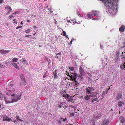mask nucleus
Masks as SVG:
<instances>
[{
    "label": "nucleus",
    "mask_w": 125,
    "mask_h": 125,
    "mask_svg": "<svg viewBox=\"0 0 125 125\" xmlns=\"http://www.w3.org/2000/svg\"><path fill=\"white\" fill-rule=\"evenodd\" d=\"M72 40L70 41V43H69V44L70 45L72 43V42H73V41H72Z\"/></svg>",
    "instance_id": "nucleus-47"
},
{
    "label": "nucleus",
    "mask_w": 125,
    "mask_h": 125,
    "mask_svg": "<svg viewBox=\"0 0 125 125\" xmlns=\"http://www.w3.org/2000/svg\"><path fill=\"white\" fill-rule=\"evenodd\" d=\"M20 77L21 78V80H22L23 79H25L24 77V76L23 74H20Z\"/></svg>",
    "instance_id": "nucleus-25"
},
{
    "label": "nucleus",
    "mask_w": 125,
    "mask_h": 125,
    "mask_svg": "<svg viewBox=\"0 0 125 125\" xmlns=\"http://www.w3.org/2000/svg\"><path fill=\"white\" fill-rule=\"evenodd\" d=\"M62 35L63 36H66V33L65 31H63V34Z\"/></svg>",
    "instance_id": "nucleus-35"
},
{
    "label": "nucleus",
    "mask_w": 125,
    "mask_h": 125,
    "mask_svg": "<svg viewBox=\"0 0 125 125\" xmlns=\"http://www.w3.org/2000/svg\"><path fill=\"white\" fill-rule=\"evenodd\" d=\"M97 12V11H92L90 13L93 15L95 16H98Z\"/></svg>",
    "instance_id": "nucleus-16"
},
{
    "label": "nucleus",
    "mask_w": 125,
    "mask_h": 125,
    "mask_svg": "<svg viewBox=\"0 0 125 125\" xmlns=\"http://www.w3.org/2000/svg\"><path fill=\"white\" fill-rule=\"evenodd\" d=\"M11 64L16 69H19V67H18V66H17V65L16 64V63H15L13 62L11 63Z\"/></svg>",
    "instance_id": "nucleus-21"
},
{
    "label": "nucleus",
    "mask_w": 125,
    "mask_h": 125,
    "mask_svg": "<svg viewBox=\"0 0 125 125\" xmlns=\"http://www.w3.org/2000/svg\"><path fill=\"white\" fill-rule=\"evenodd\" d=\"M21 95L17 94H11V99L13 102L18 101L21 99Z\"/></svg>",
    "instance_id": "nucleus-2"
},
{
    "label": "nucleus",
    "mask_w": 125,
    "mask_h": 125,
    "mask_svg": "<svg viewBox=\"0 0 125 125\" xmlns=\"http://www.w3.org/2000/svg\"><path fill=\"white\" fill-rule=\"evenodd\" d=\"M70 106H71L72 107H74L72 105H70Z\"/></svg>",
    "instance_id": "nucleus-57"
},
{
    "label": "nucleus",
    "mask_w": 125,
    "mask_h": 125,
    "mask_svg": "<svg viewBox=\"0 0 125 125\" xmlns=\"http://www.w3.org/2000/svg\"><path fill=\"white\" fill-rule=\"evenodd\" d=\"M79 72L81 75H85V73L83 68L81 66H80L79 68Z\"/></svg>",
    "instance_id": "nucleus-11"
},
{
    "label": "nucleus",
    "mask_w": 125,
    "mask_h": 125,
    "mask_svg": "<svg viewBox=\"0 0 125 125\" xmlns=\"http://www.w3.org/2000/svg\"><path fill=\"white\" fill-rule=\"evenodd\" d=\"M110 14H112V15H115V14H115H112V13H111V8H110ZM117 10L116 12H117Z\"/></svg>",
    "instance_id": "nucleus-40"
},
{
    "label": "nucleus",
    "mask_w": 125,
    "mask_h": 125,
    "mask_svg": "<svg viewBox=\"0 0 125 125\" xmlns=\"http://www.w3.org/2000/svg\"><path fill=\"white\" fill-rule=\"evenodd\" d=\"M94 90V89L92 87H88L86 88V91L87 93L88 94H91L92 92L91 91H93Z\"/></svg>",
    "instance_id": "nucleus-6"
},
{
    "label": "nucleus",
    "mask_w": 125,
    "mask_h": 125,
    "mask_svg": "<svg viewBox=\"0 0 125 125\" xmlns=\"http://www.w3.org/2000/svg\"><path fill=\"white\" fill-rule=\"evenodd\" d=\"M14 23H16V24H17V22L15 21Z\"/></svg>",
    "instance_id": "nucleus-61"
},
{
    "label": "nucleus",
    "mask_w": 125,
    "mask_h": 125,
    "mask_svg": "<svg viewBox=\"0 0 125 125\" xmlns=\"http://www.w3.org/2000/svg\"><path fill=\"white\" fill-rule=\"evenodd\" d=\"M33 28L34 29H36L37 28V27L35 26H33Z\"/></svg>",
    "instance_id": "nucleus-54"
},
{
    "label": "nucleus",
    "mask_w": 125,
    "mask_h": 125,
    "mask_svg": "<svg viewBox=\"0 0 125 125\" xmlns=\"http://www.w3.org/2000/svg\"><path fill=\"white\" fill-rule=\"evenodd\" d=\"M100 47H101V49H102V46H101V45H100Z\"/></svg>",
    "instance_id": "nucleus-63"
},
{
    "label": "nucleus",
    "mask_w": 125,
    "mask_h": 125,
    "mask_svg": "<svg viewBox=\"0 0 125 125\" xmlns=\"http://www.w3.org/2000/svg\"><path fill=\"white\" fill-rule=\"evenodd\" d=\"M63 121L65 122L67 120V118H65L64 119H63Z\"/></svg>",
    "instance_id": "nucleus-44"
},
{
    "label": "nucleus",
    "mask_w": 125,
    "mask_h": 125,
    "mask_svg": "<svg viewBox=\"0 0 125 125\" xmlns=\"http://www.w3.org/2000/svg\"><path fill=\"white\" fill-rule=\"evenodd\" d=\"M66 38H68V36H66Z\"/></svg>",
    "instance_id": "nucleus-64"
},
{
    "label": "nucleus",
    "mask_w": 125,
    "mask_h": 125,
    "mask_svg": "<svg viewBox=\"0 0 125 125\" xmlns=\"http://www.w3.org/2000/svg\"><path fill=\"white\" fill-rule=\"evenodd\" d=\"M30 30L29 29H28L27 30H26L25 31V32L26 33H28L30 32Z\"/></svg>",
    "instance_id": "nucleus-34"
},
{
    "label": "nucleus",
    "mask_w": 125,
    "mask_h": 125,
    "mask_svg": "<svg viewBox=\"0 0 125 125\" xmlns=\"http://www.w3.org/2000/svg\"><path fill=\"white\" fill-rule=\"evenodd\" d=\"M27 22H31V21L30 20H27Z\"/></svg>",
    "instance_id": "nucleus-53"
},
{
    "label": "nucleus",
    "mask_w": 125,
    "mask_h": 125,
    "mask_svg": "<svg viewBox=\"0 0 125 125\" xmlns=\"http://www.w3.org/2000/svg\"><path fill=\"white\" fill-rule=\"evenodd\" d=\"M8 92H7L6 94L7 95H9L11 93H12L11 92H10L9 91H8Z\"/></svg>",
    "instance_id": "nucleus-38"
},
{
    "label": "nucleus",
    "mask_w": 125,
    "mask_h": 125,
    "mask_svg": "<svg viewBox=\"0 0 125 125\" xmlns=\"http://www.w3.org/2000/svg\"><path fill=\"white\" fill-rule=\"evenodd\" d=\"M22 59H23V60H22V61L21 62H22V63H23V62H25L26 61V60H24V58H23Z\"/></svg>",
    "instance_id": "nucleus-45"
},
{
    "label": "nucleus",
    "mask_w": 125,
    "mask_h": 125,
    "mask_svg": "<svg viewBox=\"0 0 125 125\" xmlns=\"http://www.w3.org/2000/svg\"><path fill=\"white\" fill-rule=\"evenodd\" d=\"M21 24H23V23L22 21H21Z\"/></svg>",
    "instance_id": "nucleus-58"
},
{
    "label": "nucleus",
    "mask_w": 125,
    "mask_h": 125,
    "mask_svg": "<svg viewBox=\"0 0 125 125\" xmlns=\"http://www.w3.org/2000/svg\"><path fill=\"white\" fill-rule=\"evenodd\" d=\"M3 2V0H0V3H1Z\"/></svg>",
    "instance_id": "nucleus-50"
},
{
    "label": "nucleus",
    "mask_w": 125,
    "mask_h": 125,
    "mask_svg": "<svg viewBox=\"0 0 125 125\" xmlns=\"http://www.w3.org/2000/svg\"><path fill=\"white\" fill-rule=\"evenodd\" d=\"M120 120L121 122L122 123H123L125 122L124 118L123 117H120Z\"/></svg>",
    "instance_id": "nucleus-20"
},
{
    "label": "nucleus",
    "mask_w": 125,
    "mask_h": 125,
    "mask_svg": "<svg viewBox=\"0 0 125 125\" xmlns=\"http://www.w3.org/2000/svg\"><path fill=\"white\" fill-rule=\"evenodd\" d=\"M14 85L11 84H9L7 87L6 89L7 91L12 93L14 92L15 90L13 88Z\"/></svg>",
    "instance_id": "nucleus-4"
},
{
    "label": "nucleus",
    "mask_w": 125,
    "mask_h": 125,
    "mask_svg": "<svg viewBox=\"0 0 125 125\" xmlns=\"http://www.w3.org/2000/svg\"><path fill=\"white\" fill-rule=\"evenodd\" d=\"M16 21V20L15 19H14L13 20V21Z\"/></svg>",
    "instance_id": "nucleus-62"
},
{
    "label": "nucleus",
    "mask_w": 125,
    "mask_h": 125,
    "mask_svg": "<svg viewBox=\"0 0 125 125\" xmlns=\"http://www.w3.org/2000/svg\"><path fill=\"white\" fill-rule=\"evenodd\" d=\"M74 113H72L70 114V117L71 116H74Z\"/></svg>",
    "instance_id": "nucleus-39"
},
{
    "label": "nucleus",
    "mask_w": 125,
    "mask_h": 125,
    "mask_svg": "<svg viewBox=\"0 0 125 125\" xmlns=\"http://www.w3.org/2000/svg\"><path fill=\"white\" fill-rule=\"evenodd\" d=\"M82 75L81 74V75H78L77 76V77H78L77 79H79L78 81H80L83 79V77Z\"/></svg>",
    "instance_id": "nucleus-15"
},
{
    "label": "nucleus",
    "mask_w": 125,
    "mask_h": 125,
    "mask_svg": "<svg viewBox=\"0 0 125 125\" xmlns=\"http://www.w3.org/2000/svg\"><path fill=\"white\" fill-rule=\"evenodd\" d=\"M73 77L71 76H70V78L72 79V81H73L75 79V80L76 79H77L78 77H77V75L76 73H73Z\"/></svg>",
    "instance_id": "nucleus-8"
},
{
    "label": "nucleus",
    "mask_w": 125,
    "mask_h": 125,
    "mask_svg": "<svg viewBox=\"0 0 125 125\" xmlns=\"http://www.w3.org/2000/svg\"><path fill=\"white\" fill-rule=\"evenodd\" d=\"M69 69L70 70H71V71H73L74 70V68L73 67H69Z\"/></svg>",
    "instance_id": "nucleus-31"
},
{
    "label": "nucleus",
    "mask_w": 125,
    "mask_h": 125,
    "mask_svg": "<svg viewBox=\"0 0 125 125\" xmlns=\"http://www.w3.org/2000/svg\"><path fill=\"white\" fill-rule=\"evenodd\" d=\"M90 96H91V97H95L97 96V93L93 92L92 93L90 94Z\"/></svg>",
    "instance_id": "nucleus-14"
},
{
    "label": "nucleus",
    "mask_w": 125,
    "mask_h": 125,
    "mask_svg": "<svg viewBox=\"0 0 125 125\" xmlns=\"http://www.w3.org/2000/svg\"><path fill=\"white\" fill-rule=\"evenodd\" d=\"M62 96L63 97L65 98L66 99H67V100L66 101H69V102H73V100L72 99L73 97H70V95L68 94H66V92H63V94L62 95Z\"/></svg>",
    "instance_id": "nucleus-3"
},
{
    "label": "nucleus",
    "mask_w": 125,
    "mask_h": 125,
    "mask_svg": "<svg viewBox=\"0 0 125 125\" xmlns=\"http://www.w3.org/2000/svg\"><path fill=\"white\" fill-rule=\"evenodd\" d=\"M125 29V26L124 25H122L119 28V31L121 32H123Z\"/></svg>",
    "instance_id": "nucleus-9"
},
{
    "label": "nucleus",
    "mask_w": 125,
    "mask_h": 125,
    "mask_svg": "<svg viewBox=\"0 0 125 125\" xmlns=\"http://www.w3.org/2000/svg\"><path fill=\"white\" fill-rule=\"evenodd\" d=\"M16 118L18 120H19V119H20V118L19 117V116L18 115H17L16 116Z\"/></svg>",
    "instance_id": "nucleus-42"
},
{
    "label": "nucleus",
    "mask_w": 125,
    "mask_h": 125,
    "mask_svg": "<svg viewBox=\"0 0 125 125\" xmlns=\"http://www.w3.org/2000/svg\"><path fill=\"white\" fill-rule=\"evenodd\" d=\"M28 35H25V37H28Z\"/></svg>",
    "instance_id": "nucleus-55"
},
{
    "label": "nucleus",
    "mask_w": 125,
    "mask_h": 125,
    "mask_svg": "<svg viewBox=\"0 0 125 125\" xmlns=\"http://www.w3.org/2000/svg\"><path fill=\"white\" fill-rule=\"evenodd\" d=\"M58 55H60V54L59 53L57 55H56V57H57V58H59V56H58Z\"/></svg>",
    "instance_id": "nucleus-48"
},
{
    "label": "nucleus",
    "mask_w": 125,
    "mask_h": 125,
    "mask_svg": "<svg viewBox=\"0 0 125 125\" xmlns=\"http://www.w3.org/2000/svg\"><path fill=\"white\" fill-rule=\"evenodd\" d=\"M122 94L121 93H119L118 94L116 97L117 100H118L120 99L122 97Z\"/></svg>",
    "instance_id": "nucleus-13"
},
{
    "label": "nucleus",
    "mask_w": 125,
    "mask_h": 125,
    "mask_svg": "<svg viewBox=\"0 0 125 125\" xmlns=\"http://www.w3.org/2000/svg\"><path fill=\"white\" fill-rule=\"evenodd\" d=\"M90 97H91V96H90V95L89 96L87 95L85 97V99L87 101L88 100H89L90 99Z\"/></svg>",
    "instance_id": "nucleus-22"
},
{
    "label": "nucleus",
    "mask_w": 125,
    "mask_h": 125,
    "mask_svg": "<svg viewBox=\"0 0 125 125\" xmlns=\"http://www.w3.org/2000/svg\"><path fill=\"white\" fill-rule=\"evenodd\" d=\"M19 120L20 121H23V120H22L20 119H19Z\"/></svg>",
    "instance_id": "nucleus-59"
},
{
    "label": "nucleus",
    "mask_w": 125,
    "mask_h": 125,
    "mask_svg": "<svg viewBox=\"0 0 125 125\" xmlns=\"http://www.w3.org/2000/svg\"><path fill=\"white\" fill-rule=\"evenodd\" d=\"M104 2V4L105 8L107 9L109 12V0H100Z\"/></svg>",
    "instance_id": "nucleus-5"
},
{
    "label": "nucleus",
    "mask_w": 125,
    "mask_h": 125,
    "mask_svg": "<svg viewBox=\"0 0 125 125\" xmlns=\"http://www.w3.org/2000/svg\"><path fill=\"white\" fill-rule=\"evenodd\" d=\"M98 17H97V18H94L93 19V20H95L96 19H98Z\"/></svg>",
    "instance_id": "nucleus-52"
},
{
    "label": "nucleus",
    "mask_w": 125,
    "mask_h": 125,
    "mask_svg": "<svg viewBox=\"0 0 125 125\" xmlns=\"http://www.w3.org/2000/svg\"><path fill=\"white\" fill-rule=\"evenodd\" d=\"M109 123V121H104V125H107Z\"/></svg>",
    "instance_id": "nucleus-28"
},
{
    "label": "nucleus",
    "mask_w": 125,
    "mask_h": 125,
    "mask_svg": "<svg viewBox=\"0 0 125 125\" xmlns=\"http://www.w3.org/2000/svg\"><path fill=\"white\" fill-rule=\"evenodd\" d=\"M75 80H75V79L73 81H74L75 82V86H76V87H77L79 86V83H78V81L79 79H76Z\"/></svg>",
    "instance_id": "nucleus-19"
},
{
    "label": "nucleus",
    "mask_w": 125,
    "mask_h": 125,
    "mask_svg": "<svg viewBox=\"0 0 125 125\" xmlns=\"http://www.w3.org/2000/svg\"><path fill=\"white\" fill-rule=\"evenodd\" d=\"M0 52L1 53L5 54L9 52V51H6L3 49L1 50Z\"/></svg>",
    "instance_id": "nucleus-18"
},
{
    "label": "nucleus",
    "mask_w": 125,
    "mask_h": 125,
    "mask_svg": "<svg viewBox=\"0 0 125 125\" xmlns=\"http://www.w3.org/2000/svg\"><path fill=\"white\" fill-rule=\"evenodd\" d=\"M19 12L18 11H17L16 12H14L13 13V14H17L19 13Z\"/></svg>",
    "instance_id": "nucleus-41"
},
{
    "label": "nucleus",
    "mask_w": 125,
    "mask_h": 125,
    "mask_svg": "<svg viewBox=\"0 0 125 125\" xmlns=\"http://www.w3.org/2000/svg\"><path fill=\"white\" fill-rule=\"evenodd\" d=\"M47 73H48L47 71H46L45 72V74H44V75H43V78H45L47 76Z\"/></svg>",
    "instance_id": "nucleus-32"
},
{
    "label": "nucleus",
    "mask_w": 125,
    "mask_h": 125,
    "mask_svg": "<svg viewBox=\"0 0 125 125\" xmlns=\"http://www.w3.org/2000/svg\"><path fill=\"white\" fill-rule=\"evenodd\" d=\"M94 117H95V119H98L100 117V116L98 115L97 116V114H95L94 115Z\"/></svg>",
    "instance_id": "nucleus-29"
},
{
    "label": "nucleus",
    "mask_w": 125,
    "mask_h": 125,
    "mask_svg": "<svg viewBox=\"0 0 125 125\" xmlns=\"http://www.w3.org/2000/svg\"><path fill=\"white\" fill-rule=\"evenodd\" d=\"M62 106V105H59V107H60V108H61V107Z\"/></svg>",
    "instance_id": "nucleus-56"
},
{
    "label": "nucleus",
    "mask_w": 125,
    "mask_h": 125,
    "mask_svg": "<svg viewBox=\"0 0 125 125\" xmlns=\"http://www.w3.org/2000/svg\"><path fill=\"white\" fill-rule=\"evenodd\" d=\"M4 99L5 101V102H7V101H6V98L5 96H4V95L2 94L0 92V99L1 100H2Z\"/></svg>",
    "instance_id": "nucleus-10"
},
{
    "label": "nucleus",
    "mask_w": 125,
    "mask_h": 125,
    "mask_svg": "<svg viewBox=\"0 0 125 125\" xmlns=\"http://www.w3.org/2000/svg\"><path fill=\"white\" fill-rule=\"evenodd\" d=\"M5 63L6 65H9L10 64V62L9 61H6L5 62Z\"/></svg>",
    "instance_id": "nucleus-30"
},
{
    "label": "nucleus",
    "mask_w": 125,
    "mask_h": 125,
    "mask_svg": "<svg viewBox=\"0 0 125 125\" xmlns=\"http://www.w3.org/2000/svg\"><path fill=\"white\" fill-rule=\"evenodd\" d=\"M70 76H71L73 77V74H71V75Z\"/></svg>",
    "instance_id": "nucleus-60"
},
{
    "label": "nucleus",
    "mask_w": 125,
    "mask_h": 125,
    "mask_svg": "<svg viewBox=\"0 0 125 125\" xmlns=\"http://www.w3.org/2000/svg\"><path fill=\"white\" fill-rule=\"evenodd\" d=\"M13 17V16H12V15H11L10 16H9L10 17V18H9V19H11V18Z\"/></svg>",
    "instance_id": "nucleus-49"
},
{
    "label": "nucleus",
    "mask_w": 125,
    "mask_h": 125,
    "mask_svg": "<svg viewBox=\"0 0 125 125\" xmlns=\"http://www.w3.org/2000/svg\"><path fill=\"white\" fill-rule=\"evenodd\" d=\"M77 14L79 16V17H81V15L80 14V13L78 11H77Z\"/></svg>",
    "instance_id": "nucleus-37"
},
{
    "label": "nucleus",
    "mask_w": 125,
    "mask_h": 125,
    "mask_svg": "<svg viewBox=\"0 0 125 125\" xmlns=\"http://www.w3.org/2000/svg\"><path fill=\"white\" fill-rule=\"evenodd\" d=\"M118 0H110V3L111 4V13L112 14H115L117 10L118 4L117 2Z\"/></svg>",
    "instance_id": "nucleus-1"
},
{
    "label": "nucleus",
    "mask_w": 125,
    "mask_h": 125,
    "mask_svg": "<svg viewBox=\"0 0 125 125\" xmlns=\"http://www.w3.org/2000/svg\"><path fill=\"white\" fill-rule=\"evenodd\" d=\"M105 94L104 93H103V92L102 93V97H103L104 95Z\"/></svg>",
    "instance_id": "nucleus-46"
},
{
    "label": "nucleus",
    "mask_w": 125,
    "mask_h": 125,
    "mask_svg": "<svg viewBox=\"0 0 125 125\" xmlns=\"http://www.w3.org/2000/svg\"><path fill=\"white\" fill-rule=\"evenodd\" d=\"M5 8L6 10H9L8 11L7 13V14H9L10 12H11L12 11V9L11 7L9 6L6 7H5Z\"/></svg>",
    "instance_id": "nucleus-12"
},
{
    "label": "nucleus",
    "mask_w": 125,
    "mask_h": 125,
    "mask_svg": "<svg viewBox=\"0 0 125 125\" xmlns=\"http://www.w3.org/2000/svg\"><path fill=\"white\" fill-rule=\"evenodd\" d=\"M87 16L88 17V18L89 19H91L93 18V16L91 15V14H87Z\"/></svg>",
    "instance_id": "nucleus-27"
},
{
    "label": "nucleus",
    "mask_w": 125,
    "mask_h": 125,
    "mask_svg": "<svg viewBox=\"0 0 125 125\" xmlns=\"http://www.w3.org/2000/svg\"><path fill=\"white\" fill-rule=\"evenodd\" d=\"M22 26H19L18 27H17V28H16V29H17L19 28H22Z\"/></svg>",
    "instance_id": "nucleus-43"
},
{
    "label": "nucleus",
    "mask_w": 125,
    "mask_h": 125,
    "mask_svg": "<svg viewBox=\"0 0 125 125\" xmlns=\"http://www.w3.org/2000/svg\"><path fill=\"white\" fill-rule=\"evenodd\" d=\"M103 93H104L105 94H106L107 93V92L106 91H104L103 92Z\"/></svg>",
    "instance_id": "nucleus-51"
},
{
    "label": "nucleus",
    "mask_w": 125,
    "mask_h": 125,
    "mask_svg": "<svg viewBox=\"0 0 125 125\" xmlns=\"http://www.w3.org/2000/svg\"><path fill=\"white\" fill-rule=\"evenodd\" d=\"M22 79L23 80H21L22 84L24 85H26V83L25 79Z\"/></svg>",
    "instance_id": "nucleus-24"
},
{
    "label": "nucleus",
    "mask_w": 125,
    "mask_h": 125,
    "mask_svg": "<svg viewBox=\"0 0 125 125\" xmlns=\"http://www.w3.org/2000/svg\"><path fill=\"white\" fill-rule=\"evenodd\" d=\"M0 67L3 68L5 67V66L4 65H2L0 63Z\"/></svg>",
    "instance_id": "nucleus-36"
},
{
    "label": "nucleus",
    "mask_w": 125,
    "mask_h": 125,
    "mask_svg": "<svg viewBox=\"0 0 125 125\" xmlns=\"http://www.w3.org/2000/svg\"><path fill=\"white\" fill-rule=\"evenodd\" d=\"M18 59L16 58H14L12 59V61L13 62H16L17 61Z\"/></svg>",
    "instance_id": "nucleus-26"
},
{
    "label": "nucleus",
    "mask_w": 125,
    "mask_h": 125,
    "mask_svg": "<svg viewBox=\"0 0 125 125\" xmlns=\"http://www.w3.org/2000/svg\"><path fill=\"white\" fill-rule=\"evenodd\" d=\"M3 121H7L8 122H9L11 120L10 118H9L8 116L6 115H5L3 116Z\"/></svg>",
    "instance_id": "nucleus-7"
},
{
    "label": "nucleus",
    "mask_w": 125,
    "mask_h": 125,
    "mask_svg": "<svg viewBox=\"0 0 125 125\" xmlns=\"http://www.w3.org/2000/svg\"><path fill=\"white\" fill-rule=\"evenodd\" d=\"M57 70H56L54 71L53 72V74L54 75V79H56L58 77L57 75Z\"/></svg>",
    "instance_id": "nucleus-17"
},
{
    "label": "nucleus",
    "mask_w": 125,
    "mask_h": 125,
    "mask_svg": "<svg viewBox=\"0 0 125 125\" xmlns=\"http://www.w3.org/2000/svg\"><path fill=\"white\" fill-rule=\"evenodd\" d=\"M123 104L124 105V103L123 102H118V105L119 106H121Z\"/></svg>",
    "instance_id": "nucleus-23"
},
{
    "label": "nucleus",
    "mask_w": 125,
    "mask_h": 125,
    "mask_svg": "<svg viewBox=\"0 0 125 125\" xmlns=\"http://www.w3.org/2000/svg\"><path fill=\"white\" fill-rule=\"evenodd\" d=\"M96 101V102H98V100L97 98H96L95 99H94L92 102H93V101Z\"/></svg>",
    "instance_id": "nucleus-33"
}]
</instances>
